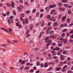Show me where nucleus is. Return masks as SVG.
I'll list each match as a JSON object with an SVG mask.
<instances>
[{
	"label": "nucleus",
	"instance_id": "nucleus-1",
	"mask_svg": "<svg viewBox=\"0 0 73 73\" xmlns=\"http://www.w3.org/2000/svg\"><path fill=\"white\" fill-rule=\"evenodd\" d=\"M20 18L21 20L23 21V24H24V25H25L26 23L27 24H28V18H26L25 19V21H24V19H23V17H20Z\"/></svg>",
	"mask_w": 73,
	"mask_h": 73
},
{
	"label": "nucleus",
	"instance_id": "nucleus-2",
	"mask_svg": "<svg viewBox=\"0 0 73 73\" xmlns=\"http://www.w3.org/2000/svg\"><path fill=\"white\" fill-rule=\"evenodd\" d=\"M48 41L49 42L46 45V48L47 49H48V46L50 45V44H51L52 42V40H50L49 41V40H48Z\"/></svg>",
	"mask_w": 73,
	"mask_h": 73
},
{
	"label": "nucleus",
	"instance_id": "nucleus-3",
	"mask_svg": "<svg viewBox=\"0 0 73 73\" xmlns=\"http://www.w3.org/2000/svg\"><path fill=\"white\" fill-rule=\"evenodd\" d=\"M17 8L18 9L19 11H22V10H21V9H23V6L22 5H20V7H18Z\"/></svg>",
	"mask_w": 73,
	"mask_h": 73
},
{
	"label": "nucleus",
	"instance_id": "nucleus-4",
	"mask_svg": "<svg viewBox=\"0 0 73 73\" xmlns=\"http://www.w3.org/2000/svg\"><path fill=\"white\" fill-rule=\"evenodd\" d=\"M67 24L66 23H64V24H61L60 26V27H65L67 26Z\"/></svg>",
	"mask_w": 73,
	"mask_h": 73
},
{
	"label": "nucleus",
	"instance_id": "nucleus-5",
	"mask_svg": "<svg viewBox=\"0 0 73 73\" xmlns=\"http://www.w3.org/2000/svg\"><path fill=\"white\" fill-rule=\"evenodd\" d=\"M49 7L50 8H53L54 7H56V5H51L49 6Z\"/></svg>",
	"mask_w": 73,
	"mask_h": 73
},
{
	"label": "nucleus",
	"instance_id": "nucleus-6",
	"mask_svg": "<svg viewBox=\"0 0 73 73\" xmlns=\"http://www.w3.org/2000/svg\"><path fill=\"white\" fill-rule=\"evenodd\" d=\"M60 60L62 61H64L65 60V58H64V55H62L60 56Z\"/></svg>",
	"mask_w": 73,
	"mask_h": 73
},
{
	"label": "nucleus",
	"instance_id": "nucleus-7",
	"mask_svg": "<svg viewBox=\"0 0 73 73\" xmlns=\"http://www.w3.org/2000/svg\"><path fill=\"white\" fill-rule=\"evenodd\" d=\"M11 6L12 8H14L15 7V3L13 2H11Z\"/></svg>",
	"mask_w": 73,
	"mask_h": 73
},
{
	"label": "nucleus",
	"instance_id": "nucleus-8",
	"mask_svg": "<svg viewBox=\"0 0 73 73\" xmlns=\"http://www.w3.org/2000/svg\"><path fill=\"white\" fill-rule=\"evenodd\" d=\"M71 20V19L69 18H68L67 19V23H69V24L70 23Z\"/></svg>",
	"mask_w": 73,
	"mask_h": 73
},
{
	"label": "nucleus",
	"instance_id": "nucleus-9",
	"mask_svg": "<svg viewBox=\"0 0 73 73\" xmlns=\"http://www.w3.org/2000/svg\"><path fill=\"white\" fill-rule=\"evenodd\" d=\"M61 67H57L56 68V70L57 71H59V70H61Z\"/></svg>",
	"mask_w": 73,
	"mask_h": 73
},
{
	"label": "nucleus",
	"instance_id": "nucleus-10",
	"mask_svg": "<svg viewBox=\"0 0 73 73\" xmlns=\"http://www.w3.org/2000/svg\"><path fill=\"white\" fill-rule=\"evenodd\" d=\"M59 10L60 11H64L65 10V8H60L59 9Z\"/></svg>",
	"mask_w": 73,
	"mask_h": 73
},
{
	"label": "nucleus",
	"instance_id": "nucleus-11",
	"mask_svg": "<svg viewBox=\"0 0 73 73\" xmlns=\"http://www.w3.org/2000/svg\"><path fill=\"white\" fill-rule=\"evenodd\" d=\"M56 11L54 9L52 10L51 12V15H52Z\"/></svg>",
	"mask_w": 73,
	"mask_h": 73
},
{
	"label": "nucleus",
	"instance_id": "nucleus-12",
	"mask_svg": "<svg viewBox=\"0 0 73 73\" xmlns=\"http://www.w3.org/2000/svg\"><path fill=\"white\" fill-rule=\"evenodd\" d=\"M68 1V0H62V3H67Z\"/></svg>",
	"mask_w": 73,
	"mask_h": 73
},
{
	"label": "nucleus",
	"instance_id": "nucleus-13",
	"mask_svg": "<svg viewBox=\"0 0 73 73\" xmlns=\"http://www.w3.org/2000/svg\"><path fill=\"white\" fill-rule=\"evenodd\" d=\"M66 18L65 16L63 17L62 18L61 20L62 21H64V20H65V19H66Z\"/></svg>",
	"mask_w": 73,
	"mask_h": 73
},
{
	"label": "nucleus",
	"instance_id": "nucleus-14",
	"mask_svg": "<svg viewBox=\"0 0 73 73\" xmlns=\"http://www.w3.org/2000/svg\"><path fill=\"white\" fill-rule=\"evenodd\" d=\"M58 24V23L57 22H55L53 24V25L54 27H55V26H57V25Z\"/></svg>",
	"mask_w": 73,
	"mask_h": 73
},
{
	"label": "nucleus",
	"instance_id": "nucleus-15",
	"mask_svg": "<svg viewBox=\"0 0 73 73\" xmlns=\"http://www.w3.org/2000/svg\"><path fill=\"white\" fill-rule=\"evenodd\" d=\"M54 33V31H50L49 32L50 35H53Z\"/></svg>",
	"mask_w": 73,
	"mask_h": 73
},
{
	"label": "nucleus",
	"instance_id": "nucleus-16",
	"mask_svg": "<svg viewBox=\"0 0 73 73\" xmlns=\"http://www.w3.org/2000/svg\"><path fill=\"white\" fill-rule=\"evenodd\" d=\"M52 69H53V67H51L50 68H49L47 70V71H50V70H51Z\"/></svg>",
	"mask_w": 73,
	"mask_h": 73
},
{
	"label": "nucleus",
	"instance_id": "nucleus-17",
	"mask_svg": "<svg viewBox=\"0 0 73 73\" xmlns=\"http://www.w3.org/2000/svg\"><path fill=\"white\" fill-rule=\"evenodd\" d=\"M63 41L64 43H67V42H68V40L66 39H65L63 40Z\"/></svg>",
	"mask_w": 73,
	"mask_h": 73
},
{
	"label": "nucleus",
	"instance_id": "nucleus-18",
	"mask_svg": "<svg viewBox=\"0 0 73 73\" xmlns=\"http://www.w3.org/2000/svg\"><path fill=\"white\" fill-rule=\"evenodd\" d=\"M1 29L2 30H3V31H5V32H8V31H7V30H6V29H5L2 27H1Z\"/></svg>",
	"mask_w": 73,
	"mask_h": 73
},
{
	"label": "nucleus",
	"instance_id": "nucleus-19",
	"mask_svg": "<svg viewBox=\"0 0 73 73\" xmlns=\"http://www.w3.org/2000/svg\"><path fill=\"white\" fill-rule=\"evenodd\" d=\"M46 11H47L46 12H47V13H48L49 11V7H46Z\"/></svg>",
	"mask_w": 73,
	"mask_h": 73
},
{
	"label": "nucleus",
	"instance_id": "nucleus-20",
	"mask_svg": "<svg viewBox=\"0 0 73 73\" xmlns=\"http://www.w3.org/2000/svg\"><path fill=\"white\" fill-rule=\"evenodd\" d=\"M68 31V30L66 29H64L62 30L63 32H66Z\"/></svg>",
	"mask_w": 73,
	"mask_h": 73
},
{
	"label": "nucleus",
	"instance_id": "nucleus-21",
	"mask_svg": "<svg viewBox=\"0 0 73 73\" xmlns=\"http://www.w3.org/2000/svg\"><path fill=\"white\" fill-rule=\"evenodd\" d=\"M25 61L23 60L22 62L21 63V64L22 65H23V64H25Z\"/></svg>",
	"mask_w": 73,
	"mask_h": 73
},
{
	"label": "nucleus",
	"instance_id": "nucleus-22",
	"mask_svg": "<svg viewBox=\"0 0 73 73\" xmlns=\"http://www.w3.org/2000/svg\"><path fill=\"white\" fill-rule=\"evenodd\" d=\"M25 70H29V67H25Z\"/></svg>",
	"mask_w": 73,
	"mask_h": 73
},
{
	"label": "nucleus",
	"instance_id": "nucleus-23",
	"mask_svg": "<svg viewBox=\"0 0 73 73\" xmlns=\"http://www.w3.org/2000/svg\"><path fill=\"white\" fill-rule=\"evenodd\" d=\"M58 5L59 6H60V7H61L62 6V3L60 2L58 3Z\"/></svg>",
	"mask_w": 73,
	"mask_h": 73
},
{
	"label": "nucleus",
	"instance_id": "nucleus-24",
	"mask_svg": "<svg viewBox=\"0 0 73 73\" xmlns=\"http://www.w3.org/2000/svg\"><path fill=\"white\" fill-rule=\"evenodd\" d=\"M61 17H62V15L61 14L59 15L58 16V18L59 19H60L61 18Z\"/></svg>",
	"mask_w": 73,
	"mask_h": 73
},
{
	"label": "nucleus",
	"instance_id": "nucleus-25",
	"mask_svg": "<svg viewBox=\"0 0 73 73\" xmlns=\"http://www.w3.org/2000/svg\"><path fill=\"white\" fill-rule=\"evenodd\" d=\"M55 62H60V61H59V59H56L55 60Z\"/></svg>",
	"mask_w": 73,
	"mask_h": 73
},
{
	"label": "nucleus",
	"instance_id": "nucleus-26",
	"mask_svg": "<svg viewBox=\"0 0 73 73\" xmlns=\"http://www.w3.org/2000/svg\"><path fill=\"white\" fill-rule=\"evenodd\" d=\"M36 11V9H34L33 10V13H35V12Z\"/></svg>",
	"mask_w": 73,
	"mask_h": 73
},
{
	"label": "nucleus",
	"instance_id": "nucleus-27",
	"mask_svg": "<svg viewBox=\"0 0 73 73\" xmlns=\"http://www.w3.org/2000/svg\"><path fill=\"white\" fill-rule=\"evenodd\" d=\"M68 13L69 14H71L72 13V11L70 10H68Z\"/></svg>",
	"mask_w": 73,
	"mask_h": 73
},
{
	"label": "nucleus",
	"instance_id": "nucleus-28",
	"mask_svg": "<svg viewBox=\"0 0 73 73\" xmlns=\"http://www.w3.org/2000/svg\"><path fill=\"white\" fill-rule=\"evenodd\" d=\"M30 29H33V25H30Z\"/></svg>",
	"mask_w": 73,
	"mask_h": 73
},
{
	"label": "nucleus",
	"instance_id": "nucleus-29",
	"mask_svg": "<svg viewBox=\"0 0 73 73\" xmlns=\"http://www.w3.org/2000/svg\"><path fill=\"white\" fill-rule=\"evenodd\" d=\"M58 46H59V47H61V46H62V44L59 43L58 44Z\"/></svg>",
	"mask_w": 73,
	"mask_h": 73
},
{
	"label": "nucleus",
	"instance_id": "nucleus-30",
	"mask_svg": "<svg viewBox=\"0 0 73 73\" xmlns=\"http://www.w3.org/2000/svg\"><path fill=\"white\" fill-rule=\"evenodd\" d=\"M13 13L14 15H16V11H13Z\"/></svg>",
	"mask_w": 73,
	"mask_h": 73
},
{
	"label": "nucleus",
	"instance_id": "nucleus-31",
	"mask_svg": "<svg viewBox=\"0 0 73 73\" xmlns=\"http://www.w3.org/2000/svg\"><path fill=\"white\" fill-rule=\"evenodd\" d=\"M30 72L31 73H33L34 72V70L31 69L30 70Z\"/></svg>",
	"mask_w": 73,
	"mask_h": 73
},
{
	"label": "nucleus",
	"instance_id": "nucleus-32",
	"mask_svg": "<svg viewBox=\"0 0 73 73\" xmlns=\"http://www.w3.org/2000/svg\"><path fill=\"white\" fill-rule=\"evenodd\" d=\"M64 7H66V8H68V5L66 4H64Z\"/></svg>",
	"mask_w": 73,
	"mask_h": 73
},
{
	"label": "nucleus",
	"instance_id": "nucleus-33",
	"mask_svg": "<svg viewBox=\"0 0 73 73\" xmlns=\"http://www.w3.org/2000/svg\"><path fill=\"white\" fill-rule=\"evenodd\" d=\"M67 53V52L66 51H63V54H66Z\"/></svg>",
	"mask_w": 73,
	"mask_h": 73
},
{
	"label": "nucleus",
	"instance_id": "nucleus-34",
	"mask_svg": "<svg viewBox=\"0 0 73 73\" xmlns=\"http://www.w3.org/2000/svg\"><path fill=\"white\" fill-rule=\"evenodd\" d=\"M52 29V27H50L47 29L49 31H50V30H51Z\"/></svg>",
	"mask_w": 73,
	"mask_h": 73
},
{
	"label": "nucleus",
	"instance_id": "nucleus-35",
	"mask_svg": "<svg viewBox=\"0 0 73 73\" xmlns=\"http://www.w3.org/2000/svg\"><path fill=\"white\" fill-rule=\"evenodd\" d=\"M36 64L37 66H39V65H40V62H36Z\"/></svg>",
	"mask_w": 73,
	"mask_h": 73
},
{
	"label": "nucleus",
	"instance_id": "nucleus-36",
	"mask_svg": "<svg viewBox=\"0 0 73 73\" xmlns=\"http://www.w3.org/2000/svg\"><path fill=\"white\" fill-rule=\"evenodd\" d=\"M65 36V33H62V37H64Z\"/></svg>",
	"mask_w": 73,
	"mask_h": 73
},
{
	"label": "nucleus",
	"instance_id": "nucleus-37",
	"mask_svg": "<svg viewBox=\"0 0 73 73\" xmlns=\"http://www.w3.org/2000/svg\"><path fill=\"white\" fill-rule=\"evenodd\" d=\"M68 67V66L67 65H65L63 66V68L64 69H66V68H67Z\"/></svg>",
	"mask_w": 73,
	"mask_h": 73
},
{
	"label": "nucleus",
	"instance_id": "nucleus-38",
	"mask_svg": "<svg viewBox=\"0 0 73 73\" xmlns=\"http://www.w3.org/2000/svg\"><path fill=\"white\" fill-rule=\"evenodd\" d=\"M62 72H65V69H64V68H63L62 69Z\"/></svg>",
	"mask_w": 73,
	"mask_h": 73
},
{
	"label": "nucleus",
	"instance_id": "nucleus-39",
	"mask_svg": "<svg viewBox=\"0 0 73 73\" xmlns=\"http://www.w3.org/2000/svg\"><path fill=\"white\" fill-rule=\"evenodd\" d=\"M7 42H8V44H12V43H11V41L9 40H7Z\"/></svg>",
	"mask_w": 73,
	"mask_h": 73
},
{
	"label": "nucleus",
	"instance_id": "nucleus-40",
	"mask_svg": "<svg viewBox=\"0 0 73 73\" xmlns=\"http://www.w3.org/2000/svg\"><path fill=\"white\" fill-rule=\"evenodd\" d=\"M57 54H58V56H60V55H61V53L60 52H58L57 53Z\"/></svg>",
	"mask_w": 73,
	"mask_h": 73
},
{
	"label": "nucleus",
	"instance_id": "nucleus-41",
	"mask_svg": "<svg viewBox=\"0 0 73 73\" xmlns=\"http://www.w3.org/2000/svg\"><path fill=\"white\" fill-rule=\"evenodd\" d=\"M44 22H43L41 24L42 27H44Z\"/></svg>",
	"mask_w": 73,
	"mask_h": 73
},
{
	"label": "nucleus",
	"instance_id": "nucleus-42",
	"mask_svg": "<svg viewBox=\"0 0 73 73\" xmlns=\"http://www.w3.org/2000/svg\"><path fill=\"white\" fill-rule=\"evenodd\" d=\"M47 18L48 19H50V16L49 15H48L47 16Z\"/></svg>",
	"mask_w": 73,
	"mask_h": 73
},
{
	"label": "nucleus",
	"instance_id": "nucleus-43",
	"mask_svg": "<svg viewBox=\"0 0 73 73\" xmlns=\"http://www.w3.org/2000/svg\"><path fill=\"white\" fill-rule=\"evenodd\" d=\"M53 58L54 59H56V58H57V56H53Z\"/></svg>",
	"mask_w": 73,
	"mask_h": 73
},
{
	"label": "nucleus",
	"instance_id": "nucleus-44",
	"mask_svg": "<svg viewBox=\"0 0 73 73\" xmlns=\"http://www.w3.org/2000/svg\"><path fill=\"white\" fill-rule=\"evenodd\" d=\"M49 38V36H47L46 38V40L47 41V40H48Z\"/></svg>",
	"mask_w": 73,
	"mask_h": 73
},
{
	"label": "nucleus",
	"instance_id": "nucleus-45",
	"mask_svg": "<svg viewBox=\"0 0 73 73\" xmlns=\"http://www.w3.org/2000/svg\"><path fill=\"white\" fill-rule=\"evenodd\" d=\"M70 34H73V30H71L70 32Z\"/></svg>",
	"mask_w": 73,
	"mask_h": 73
},
{
	"label": "nucleus",
	"instance_id": "nucleus-46",
	"mask_svg": "<svg viewBox=\"0 0 73 73\" xmlns=\"http://www.w3.org/2000/svg\"><path fill=\"white\" fill-rule=\"evenodd\" d=\"M8 23H9V24H11V21H10V19H8Z\"/></svg>",
	"mask_w": 73,
	"mask_h": 73
},
{
	"label": "nucleus",
	"instance_id": "nucleus-47",
	"mask_svg": "<svg viewBox=\"0 0 73 73\" xmlns=\"http://www.w3.org/2000/svg\"><path fill=\"white\" fill-rule=\"evenodd\" d=\"M56 50H60V48H59V47H57L56 48Z\"/></svg>",
	"mask_w": 73,
	"mask_h": 73
},
{
	"label": "nucleus",
	"instance_id": "nucleus-48",
	"mask_svg": "<svg viewBox=\"0 0 73 73\" xmlns=\"http://www.w3.org/2000/svg\"><path fill=\"white\" fill-rule=\"evenodd\" d=\"M40 12L41 13L43 12H44V10L42 9H40Z\"/></svg>",
	"mask_w": 73,
	"mask_h": 73
},
{
	"label": "nucleus",
	"instance_id": "nucleus-49",
	"mask_svg": "<svg viewBox=\"0 0 73 73\" xmlns=\"http://www.w3.org/2000/svg\"><path fill=\"white\" fill-rule=\"evenodd\" d=\"M10 13V12H9V11H7V16H8V15H9Z\"/></svg>",
	"mask_w": 73,
	"mask_h": 73
},
{
	"label": "nucleus",
	"instance_id": "nucleus-50",
	"mask_svg": "<svg viewBox=\"0 0 73 73\" xmlns=\"http://www.w3.org/2000/svg\"><path fill=\"white\" fill-rule=\"evenodd\" d=\"M19 2L21 3H23V0H19Z\"/></svg>",
	"mask_w": 73,
	"mask_h": 73
},
{
	"label": "nucleus",
	"instance_id": "nucleus-51",
	"mask_svg": "<svg viewBox=\"0 0 73 73\" xmlns=\"http://www.w3.org/2000/svg\"><path fill=\"white\" fill-rule=\"evenodd\" d=\"M6 4H7V6H8V7H10V4L7 3Z\"/></svg>",
	"mask_w": 73,
	"mask_h": 73
},
{
	"label": "nucleus",
	"instance_id": "nucleus-52",
	"mask_svg": "<svg viewBox=\"0 0 73 73\" xmlns=\"http://www.w3.org/2000/svg\"><path fill=\"white\" fill-rule=\"evenodd\" d=\"M67 61L65 60L63 62V64H66V63H67Z\"/></svg>",
	"mask_w": 73,
	"mask_h": 73
},
{
	"label": "nucleus",
	"instance_id": "nucleus-53",
	"mask_svg": "<svg viewBox=\"0 0 73 73\" xmlns=\"http://www.w3.org/2000/svg\"><path fill=\"white\" fill-rule=\"evenodd\" d=\"M31 36V35L29 34H27V36H26V37H29V36Z\"/></svg>",
	"mask_w": 73,
	"mask_h": 73
},
{
	"label": "nucleus",
	"instance_id": "nucleus-54",
	"mask_svg": "<svg viewBox=\"0 0 73 73\" xmlns=\"http://www.w3.org/2000/svg\"><path fill=\"white\" fill-rule=\"evenodd\" d=\"M72 71H71V70H69L67 71V72L68 73H72Z\"/></svg>",
	"mask_w": 73,
	"mask_h": 73
},
{
	"label": "nucleus",
	"instance_id": "nucleus-55",
	"mask_svg": "<svg viewBox=\"0 0 73 73\" xmlns=\"http://www.w3.org/2000/svg\"><path fill=\"white\" fill-rule=\"evenodd\" d=\"M54 19V17H51V18L50 19V20H53V19Z\"/></svg>",
	"mask_w": 73,
	"mask_h": 73
},
{
	"label": "nucleus",
	"instance_id": "nucleus-56",
	"mask_svg": "<svg viewBox=\"0 0 73 73\" xmlns=\"http://www.w3.org/2000/svg\"><path fill=\"white\" fill-rule=\"evenodd\" d=\"M25 16V15L24 14H21V16L22 17H24V16Z\"/></svg>",
	"mask_w": 73,
	"mask_h": 73
},
{
	"label": "nucleus",
	"instance_id": "nucleus-57",
	"mask_svg": "<svg viewBox=\"0 0 73 73\" xmlns=\"http://www.w3.org/2000/svg\"><path fill=\"white\" fill-rule=\"evenodd\" d=\"M70 42L71 43H72V42H73V40H72L70 39Z\"/></svg>",
	"mask_w": 73,
	"mask_h": 73
},
{
	"label": "nucleus",
	"instance_id": "nucleus-58",
	"mask_svg": "<svg viewBox=\"0 0 73 73\" xmlns=\"http://www.w3.org/2000/svg\"><path fill=\"white\" fill-rule=\"evenodd\" d=\"M10 19H13V16H11L10 17Z\"/></svg>",
	"mask_w": 73,
	"mask_h": 73
},
{
	"label": "nucleus",
	"instance_id": "nucleus-59",
	"mask_svg": "<svg viewBox=\"0 0 73 73\" xmlns=\"http://www.w3.org/2000/svg\"><path fill=\"white\" fill-rule=\"evenodd\" d=\"M40 14V13L38 12L37 13V14H36V16H37V17H38V16H39V14Z\"/></svg>",
	"mask_w": 73,
	"mask_h": 73
},
{
	"label": "nucleus",
	"instance_id": "nucleus-60",
	"mask_svg": "<svg viewBox=\"0 0 73 73\" xmlns=\"http://www.w3.org/2000/svg\"><path fill=\"white\" fill-rule=\"evenodd\" d=\"M52 46H55L56 45V43H53L52 44Z\"/></svg>",
	"mask_w": 73,
	"mask_h": 73
},
{
	"label": "nucleus",
	"instance_id": "nucleus-61",
	"mask_svg": "<svg viewBox=\"0 0 73 73\" xmlns=\"http://www.w3.org/2000/svg\"><path fill=\"white\" fill-rule=\"evenodd\" d=\"M53 15H54V16L56 15H57V12L55 11V12L53 13Z\"/></svg>",
	"mask_w": 73,
	"mask_h": 73
},
{
	"label": "nucleus",
	"instance_id": "nucleus-62",
	"mask_svg": "<svg viewBox=\"0 0 73 73\" xmlns=\"http://www.w3.org/2000/svg\"><path fill=\"white\" fill-rule=\"evenodd\" d=\"M59 40L60 41H62V40L63 41L64 39H63V38H61L59 39Z\"/></svg>",
	"mask_w": 73,
	"mask_h": 73
},
{
	"label": "nucleus",
	"instance_id": "nucleus-63",
	"mask_svg": "<svg viewBox=\"0 0 73 73\" xmlns=\"http://www.w3.org/2000/svg\"><path fill=\"white\" fill-rule=\"evenodd\" d=\"M48 56L49 57H51V56H52V55L50 54H48Z\"/></svg>",
	"mask_w": 73,
	"mask_h": 73
},
{
	"label": "nucleus",
	"instance_id": "nucleus-64",
	"mask_svg": "<svg viewBox=\"0 0 73 73\" xmlns=\"http://www.w3.org/2000/svg\"><path fill=\"white\" fill-rule=\"evenodd\" d=\"M30 11H28L26 12V13L28 14V13H30Z\"/></svg>",
	"mask_w": 73,
	"mask_h": 73
}]
</instances>
